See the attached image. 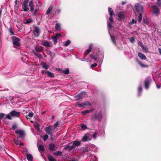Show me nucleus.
<instances>
[{"label":"nucleus","instance_id":"f257e3e1","mask_svg":"<svg viewBox=\"0 0 161 161\" xmlns=\"http://www.w3.org/2000/svg\"><path fill=\"white\" fill-rule=\"evenodd\" d=\"M90 58L94 60H97V62L102 63L104 58V54L98 52V53H93L90 54Z\"/></svg>","mask_w":161,"mask_h":161},{"label":"nucleus","instance_id":"f03ea898","mask_svg":"<svg viewBox=\"0 0 161 161\" xmlns=\"http://www.w3.org/2000/svg\"><path fill=\"white\" fill-rule=\"evenodd\" d=\"M92 117L93 119L98 120L99 122H100L103 118L101 110H97L96 113L92 116Z\"/></svg>","mask_w":161,"mask_h":161},{"label":"nucleus","instance_id":"7ed1b4c3","mask_svg":"<svg viewBox=\"0 0 161 161\" xmlns=\"http://www.w3.org/2000/svg\"><path fill=\"white\" fill-rule=\"evenodd\" d=\"M134 7L137 12L141 13L143 12V7L140 4L136 3Z\"/></svg>","mask_w":161,"mask_h":161},{"label":"nucleus","instance_id":"20e7f679","mask_svg":"<svg viewBox=\"0 0 161 161\" xmlns=\"http://www.w3.org/2000/svg\"><path fill=\"white\" fill-rule=\"evenodd\" d=\"M91 147L92 145L89 144L87 146L82 147V151L83 153L85 154H89V152L91 150Z\"/></svg>","mask_w":161,"mask_h":161},{"label":"nucleus","instance_id":"39448f33","mask_svg":"<svg viewBox=\"0 0 161 161\" xmlns=\"http://www.w3.org/2000/svg\"><path fill=\"white\" fill-rule=\"evenodd\" d=\"M113 15H111L110 16L109 19V21H108L107 22V27L108 32H110V31L112 30V24L113 22Z\"/></svg>","mask_w":161,"mask_h":161},{"label":"nucleus","instance_id":"423d86ee","mask_svg":"<svg viewBox=\"0 0 161 161\" xmlns=\"http://www.w3.org/2000/svg\"><path fill=\"white\" fill-rule=\"evenodd\" d=\"M92 139V137L91 135L89 133H87L83 136L81 141L82 142H85L89 141H90Z\"/></svg>","mask_w":161,"mask_h":161},{"label":"nucleus","instance_id":"0eeeda50","mask_svg":"<svg viewBox=\"0 0 161 161\" xmlns=\"http://www.w3.org/2000/svg\"><path fill=\"white\" fill-rule=\"evenodd\" d=\"M76 104L80 107L85 108L86 107L90 106L92 105L91 103L89 101H86L83 103H77Z\"/></svg>","mask_w":161,"mask_h":161},{"label":"nucleus","instance_id":"6e6552de","mask_svg":"<svg viewBox=\"0 0 161 161\" xmlns=\"http://www.w3.org/2000/svg\"><path fill=\"white\" fill-rule=\"evenodd\" d=\"M151 79L150 77H148L146 78L144 82V86L146 89H148L151 83Z\"/></svg>","mask_w":161,"mask_h":161},{"label":"nucleus","instance_id":"1a4fd4ad","mask_svg":"<svg viewBox=\"0 0 161 161\" xmlns=\"http://www.w3.org/2000/svg\"><path fill=\"white\" fill-rule=\"evenodd\" d=\"M28 3V0H25L23 2V3L22 4V8L25 12H27L29 10Z\"/></svg>","mask_w":161,"mask_h":161},{"label":"nucleus","instance_id":"9d476101","mask_svg":"<svg viewBox=\"0 0 161 161\" xmlns=\"http://www.w3.org/2000/svg\"><path fill=\"white\" fill-rule=\"evenodd\" d=\"M12 39L13 44L14 45L18 47L20 45V44L19 42L20 40L19 38L16 36H13L12 37Z\"/></svg>","mask_w":161,"mask_h":161},{"label":"nucleus","instance_id":"9b49d317","mask_svg":"<svg viewBox=\"0 0 161 161\" xmlns=\"http://www.w3.org/2000/svg\"><path fill=\"white\" fill-rule=\"evenodd\" d=\"M46 132L49 135L51 136H52L53 135V128L50 126H48L46 127L45 129Z\"/></svg>","mask_w":161,"mask_h":161},{"label":"nucleus","instance_id":"f8f14e48","mask_svg":"<svg viewBox=\"0 0 161 161\" xmlns=\"http://www.w3.org/2000/svg\"><path fill=\"white\" fill-rule=\"evenodd\" d=\"M153 13L156 15H158L160 13V10L155 5L152 6Z\"/></svg>","mask_w":161,"mask_h":161},{"label":"nucleus","instance_id":"ddd939ff","mask_svg":"<svg viewBox=\"0 0 161 161\" xmlns=\"http://www.w3.org/2000/svg\"><path fill=\"white\" fill-rule=\"evenodd\" d=\"M86 94V92H82L75 96V98L77 100H80L82 99L84 95Z\"/></svg>","mask_w":161,"mask_h":161},{"label":"nucleus","instance_id":"4468645a","mask_svg":"<svg viewBox=\"0 0 161 161\" xmlns=\"http://www.w3.org/2000/svg\"><path fill=\"white\" fill-rule=\"evenodd\" d=\"M20 113V112H16L15 110H13L11 111L9 113V114L13 117H19Z\"/></svg>","mask_w":161,"mask_h":161},{"label":"nucleus","instance_id":"2eb2a0df","mask_svg":"<svg viewBox=\"0 0 161 161\" xmlns=\"http://www.w3.org/2000/svg\"><path fill=\"white\" fill-rule=\"evenodd\" d=\"M40 30L37 26H35L33 30L34 36L36 37L38 36L40 34Z\"/></svg>","mask_w":161,"mask_h":161},{"label":"nucleus","instance_id":"dca6fc26","mask_svg":"<svg viewBox=\"0 0 161 161\" xmlns=\"http://www.w3.org/2000/svg\"><path fill=\"white\" fill-rule=\"evenodd\" d=\"M15 133L16 134H19L20 137L22 138H23L24 137V130H16L15 131Z\"/></svg>","mask_w":161,"mask_h":161},{"label":"nucleus","instance_id":"f3484780","mask_svg":"<svg viewBox=\"0 0 161 161\" xmlns=\"http://www.w3.org/2000/svg\"><path fill=\"white\" fill-rule=\"evenodd\" d=\"M52 43L49 41L44 40L43 41L42 45L46 47H50L51 46Z\"/></svg>","mask_w":161,"mask_h":161},{"label":"nucleus","instance_id":"a211bd4d","mask_svg":"<svg viewBox=\"0 0 161 161\" xmlns=\"http://www.w3.org/2000/svg\"><path fill=\"white\" fill-rule=\"evenodd\" d=\"M94 110V108L90 110H85L83 111H82L81 112L82 114L83 115H85L86 114H88L90 113H92Z\"/></svg>","mask_w":161,"mask_h":161},{"label":"nucleus","instance_id":"6ab92c4d","mask_svg":"<svg viewBox=\"0 0 161 161\" xmlns=\"http://www.w3.org/2000/svg\"><path fill=\"white\" fill-rule=\"evenodd\" d=\"M74 148V147L72 145H67L64 148V149L65 150H70L73 149Z\"/></svg>","mask_w":161,"mask_h":161},{"label":"nucleus","instance_id":"aec40b11","mask_svg":"<svg viewBox=\"0 0 161 161\" xmlns=\"http://www.w3.org/2000/svg\"><path fill=\"white\" fill-rule=\"evenodd\" d=\"M29 6L30 8V11L32 12L34 10V5L32 1H31L29 3Z\"/></svg>","mask_w":161,"mask_h":161},{"label":"nucleus","instance_id":"412c9836","mask_svg":"<svg viewBox=\"0 0 161 161\" xmlns=\"http://www.w3.org/2000/svg\"><path fill=\"white\" fill-rule=\"evenodd\" d=\"M138 55L139 57L141 59L143 60L146 59V56L140 52H139L138 53Z\"/></svg>","mask_w":161,"mask_h":161},{"label":"nucleus","instance_id":"4be33fe9","mask_svg":"<svg viewBox=\"0 0 161 161\" xmlns=\"http://www.w3.org/2000/svg\"><path fill=\"white\" fill-rule=\"evenodd\" d=\"M142 87L141 86H139L138 87V93L137 95L139 97H140L141 96L142 93Z\"/></svg>","mask_w":161,"mask_h":161},{"label":"nucleus","instance_id":"5701e85b","mask_svg":"<svg viewBox=\"0 0 161 161\" xmlns=\"http://www.w3.org/2000/svg\"><path fill=\"white\" fill-rule=\"evenodd\" d=\"M49 149L52 151H54L56 150L55 146L53 143H51L49 146Z\"/></svg>","mask_w":161,"mask_h":161},{"label":"nucleus","instance_id":"b1692460","mask_svg":"<svg viewBox=\"0 0 161 161\" xmlns=\"http://www.w3.org/2000/svg\"><path fill=\"white\" fill-rule=\"evenodd\" d=\"M90 157L91 159V160H90L91 161H98V158L95 155H91L90 156Z\"/></svg>","mask_w":161,"mask_h":161},{"label":"nucleus","instance_id":"393cba45","mask_svg":"<svg viewBox=\"0 0 161 161\" xmlns=\"http://www.w3.org/2000/svg\"><path fill=\"white\" fill-rule=\"evenodd\" d=\"M109 32V33L112 42H113V43L115 45H116V43L115 38V37L114 36H112L111 34L110 31V32Z\"/></svg>","mask_w":161,"mask_h":161},{"label":"nucleus","instance_id":"a878e982","mask_svg":"<svg viewBox=\"0 0 161 161\" xmlns=\"http://www.w3.org/2000/svg\"><path fill=\"white\" fill-rule=\"evenodd\" d=\"M81 143L80 142L78 141H74L73 144H72L73 147H74V148L76 146H78L80 145Z\"/></svg>","mask_w":161,"mask_h":161},{"label":"nucleus","instance_id":"bb28decb","mask_svg":"<svg viewBox=\"0 0 161 161\" xmlns=\"http://www.w3.org/2000/svg\"><path fill=\"white\" fill-rule=\"evenodd\" d=\"M61 24L60 23H57L55 25V28L56 30L57 31H60L61 30Z\"/></svg>","mask_w":161,"mask_h":161},{"label":"nucleus","instance_id":"cd10ccee","mask_svg":"<svg viewBox=\"0 0 161 161\" xmlns=\"http://www.w3.org/2000/svg\"><path fill=\"white\" fill-rule=\"evenodd\" d=\"M26 158L28 161H32L33 160V156L30 154H28L26 155Z\"/></svg>","mask_w":161,"mask_h":161},{"label":"nucleus","instance_id":"c85d7f7f","mask_svg":"<svg viewBox=\"0 0 161 161\" xmlns=\"http://www.w3.org/2000/svg\"><path fill=\"white\" fill-rule=\"evenodd\" d=\"M61 71L62 73H64L66 75H68L69 73V69L68 68H66V69L61 70Z\"/></svg>","mask_w":161,"mask_h":161},{"label":"nucleus","instance_id":"c756f323","mask_svg":"<svg viewBox=\"0 0 161 161\" xmlns=\"http://www.w3.org/2000/svg\"><path fill=\"white\" fill-rule=\"evenodd\" d=\"M38 147V148L39 151L40 152H43V151H44L45 150V148H44V147L42 145H39Z\"/></svg>","mask_w":161,"mask_h":161},{"label":"nucleus","instance_id":"7c9ffc66","mask_svg":"<svg viewBox=\"0 0 161 161\" xmlns=\"http://www.w3.org/2000/svg\"><path fill=\"white\" fill-rule=\"evenodd\" d=\"M46 73H47V75L48 77H50L51 78H53L54 77V74L51 72L47 70L46 71Z\"/></svg>","mask_w":161,"mask_h":161},{"label":"nucleus","instance_id":"2f4dec72","mask_svg":"<svg viewBox=\"0 0 161 161\" xmlns=\"http://www.w3.org/2000/svg\"><path fill=\"white\" fill-rule=\"evenodd\" d=\"M34 126L36 128L37 130H40V124L38 122H35L34 123Z\"/></svg>","mask_w":161,"mask_h":161},{"label":"nucleus","instance_id":"473e14b6","mask_svg":"<svg viewBox=\"0 0 161 161\" xmlns=\"http://www.w3.org/2000/svg\"><path fill=\"white\" fill-rule=\"evenodd\" d=\"M118 17L120 19H123L124 18V14L123 12H120L118 14Z\"/></svg>","mask_w":161,"mask_h":161},{"label":"nucleus","instance_id":"72a5a7b5","mask_svg":"<svg viewBox=\"0 0 161 161\" xmlns=\"http://www.w3.org/2000/svg\"><path fill=\"white\" fill-rule=\"evenodd\" d=\"M108 11L110 16L111 15H114V12L112 10V8L110 7L108 8Z\"/></svg>","mask_w":161,"mask_h":161},{"label":"nucleus","instance_id":"f704fd0d","mask_svg":"<svg viewBox=\"0 0 161 161\" xmlns=\"http://www.w3.org/2000/svg\"><path fill=\"white\" fill-rule=\"evenodd\" d=\"M53 6H50L48 8L47 10L46 11V14H48L49 13H50L53 9Z\"/></svg>","mask_w":161,"mask_h":161},{"label":"nucleus","instance_id":"c9c22d12","mask_svg":"<svg viewBox=\"0 0 161 161\" xmlns=\"http://www.w3.org/2000/svg\"><path fill=\"white\" fill-rule=\"evenodd\" d=\"M48 158L49 161H56V159L52 155H48Z\"/></svg>","mask_w":161,"mask_h":161},{"label":"nucleus","instance_id":"e433bc0d","mask_svg":"<svg viewBox=\"0 0 161 161\" xmlns=\"http://www.w3.org/2000/svg\"><path fill=\"white\" fill-rule=\"evenodd\" d=\"M42 67L46 69H47L49 67V66L47 65V64L44 62L42 63Z\"/></svg>","mask_w":161,"mask_h":161},{"label":"nucleus","instance_id":"4c0bfd02","mask_svg":"<svg viewBox=\"0 0 161 161\" xmlns=\"http://www.w3.org/2000/svg\"><path fill=\"white\" fill-rule=\"evenodd\" d=\"M53 154L54 155L59 156L62 155V153L60 151H57L54 152Z\"/></svg>","mask_w":161,"mask_h":161},{"label":"nucleus","instance_id":"58836bf2","mask_svg":"<svg viewBox=\"0 0 161 161\" xmlns=\"http://www.w3.org/2000/svg\"><path fill=\"white\" fill-rule=\"evenodd\" d=\"M138 62V64L141 66L142 68H145V67H148V66L147 65H144L142 64L141 62L137 60Z\"/></svg>","mask_w":161,"mask_h":161},{"label":"nucleus","instance_id":"ea45409f","mask_svg":"<svg viewBox=\"0 0 161 161\" xmlns=\"http://www.w3.org/2000/svg\"><path fill=\"white\" fill-rule=\"evenodd\" d=\"M52 38L53 40L54 44H56L57 42V38H56V37L53 36H52Z\"/></svg>","mask_w":161,"mask_h":161},{"label":"nucleus","instance_id":"a19ab883","mask_svg":"<svg viewBox=\"0 0 161 161\" xmlns=\"http://www.w3.org/2000/svg\"><path fill=\"white\" fill-rule=\"evenodd\" d=\"M9 31L10 33V36L15 35L13 31V30L11 27H10L9 28Z\"/></svg>","mask_w":161,"mask_h":161},{"label":"nucleus","instance_id":"79ce46f5","mask_svg":"<svg viewBox=\"0 0 161 161\" xmlns=\"http://www.w3.org/2000/svg\"><path fill=\"white\" fill-rule=\"evenodd\" d=\"M93 47V45L90 44V45L88 48L86 50V52H87V54L89 53L91 51V50Z\"/></svg>","mask_w":161,"mask_h":161},{"label":"nucleus","instance_id":"37998d69","mask_svg":"<svg viewBox=\"0 0 161 161\" xmlns=\"http://www.w3.org/2000/svg\"><path fill=\"white\" fill-rule=\"evenodd\" d=\"M35 48L36 51L37 52H41L42 51V49L41 47L36 46Z\"/></svg>","mask_w":161,"mask_h":161},{"label":"nucleus","instance_id":"c03bdc74","mask_svg":"<svg viewBox=\"0 0 161 161\" xmlns=\"http://www.w3.org/2000/svg\"><path fill=\"white\" fill-rule=\"evenodd\" d=\"M34 54L35 56L37 57V58H39L40 59L42 58V55L39 53L35 52L34 53Z\"/></svg>","mask_w":161,"mask_h":161},{"label":"nucleus","instance_id":"a18cd8bd","mask_svg":"<svg viewBox=\"0 0 161 161\" xmlns=\"http://www.w3.org/2000/svg\"><path fill=\"white\" fill-rule=\"evenodd\" d=\"M98 131H96L94 133L93 135H92V137L94 139H96L97 137V135L99 136V134H98Z\"/></svg>","mask_w":161,"mask_h":161},{"label":"nucleus","instance_id":"49530a36","mask_svg":"<svg viewBox=\"0 0 161 161\" xmlns=\"http://www.w3.org/2000/svg\"><path fill=\"white\" fill-rule=\"evenodd\" d=\"M130 42L131 43H134L135 41V36H133L129 38Z\"/></svg>","mask_w":161,"mask_h":161},{"label":"nucleus","instance_id":"de8ad7c7","mask_svg":"<svg viewBox=\"0 0 161 161\" xmlns=\"http://www.w3.org/2000/svg\"><path fill=\"white\" fill-rule=\"evenodd\" d=\"M142 13H139V15L138 16V22H140L142 19Z\"/></svg>","mask_w":161,"mask_h":161},{"label":"nucleus","instance_id":"09e8293b","mask_svg":"<svg viewBox=\"0 0 161 161\" xmlns=\"http://www.w3.org/2000/svg\"><path fill=\"white\" fill-rule=\"evenodd\" d=\"M71 43V42L69 40H68L66 41V42L64 44V46L66 47L68 46Z\"/></svg>","mask_w":161,"mask_h":161},{"label":"nucleus","instance_id":"8fccbe9b","mask_svg":"<svg viewBox=\"0 0 161 161\" xmlns=\"http://www.w3.org/2000/svg\"><path fill=\"white\" fill-rule=\"evenodd\" d=\"M32 20L31 19H28L26 20L25 22V24H29L32 22Z\"/></svg>","mask_w":161,"mask_h":161},{"label":"nucleus","instance_id":"3c124183","mask_svg":"<svg viewBox=\"0 0 161 161\" xmlns=\"http://www.w3.org/2000/svg\"><path fill=\"white\" fill-rule=\"evenodd\" d=\"M48 135H45L42 137V138L44 141H45L48 139Z\"/></svg>","mask_w":161,"mask_h":161},{"label":"nucleus","instance_id":"603ef678","mask_svg":"<svg viewBox=\"0 0 161 161\" xmlns=\"http://www.w3.org/2000/svg\"><path fill=\"white\" fill-rule=\"evenodd\" d=\"M17 125L16 124H15L13 125L12 127V129L13 130H15V129L17 128Z\"/></svg>","mask_w":161,"mask_h":161},{"label":"nucleus","instance_id":"864d4df0","mask_svg":"<svg viewBox=\"0 0 161 161\" xmlns=\"http://www.w3.org/2000/svg\"><path fill=\"white\" fill-rule=\"evenodd\" d=\"M59 125L60 122L58 121H57L54 125V128H56L58 125Z\"/></svg>","mask_w":161,"mask_h":161},{"label":"nucleus","instance_id":"5fc2aeb1","mask_svg":"<svg viewBox=\"0 0 161 161\" xmlns=\"http://www.w3.org/2000/svg\"><path fill=\"white\" fill-rule=\"evenodd\" d=\"M81 127L83 130H86L87 129V126L85 125H84V124L81 125Z\"/></svg>","mask_w":161,"mask_h":161},{"label":"nucleus","instance_id":"6e6d98bb","mask_svg":"<svg viewBox=\"0 0 161 161\" xmlns=\"http://www.w3.org/2000/svg\"><path fill=\"white\" fill-rule=\"evenodd\" d=\"M5 114L3 113H1L0 114V120L2 119L4 117Z\"/></svg>","mask_w":161,"mask_h":161},{"label":"nucleus","instance_id":"4d7b16f0","mask_svg":"<svg viewBox=\"0 0 161 161\" xmlns=\"http://www.w3.org/2000/svg\"><path fill=\"white\" fill-rule=\"evenodd\" d=\"M10 116L11 115L9 114H8L6 115V118H7L9 119H11L12 118Z\"/></svg>","mask_w":161,"mask_h":161},{"label":"nucleus","instance_id":"13d9d810","mask_svg":"<svg viewBox=\"0 0 161 161\" xmlns=\"http://www.w3.org/2000/svg\"><path fill=\"white\" fill-rule=\"evenodd\" d=\"M55 36L57 38H59L61 36V35L59 33H57L56 34Z\"/></svg>","mask_w":161,"mask_h":161},{"label":"nucleus","instance_id":"bf43d9fd","mask_svg":"<svg viewBox=\"0 0 161 161\" xmlns=\"http://www.w3.org/2000/svg\"><path fill=\"white\" fill-rule=\"evenodd\" d=\"M156 3L157 6L159 7L161 6V1H158Z\"/></svg>","mask_w":161,"mask_h":161},{"label":"nucleus","instance_id":"052dcab7","mask_svg":"<svg viewBox=\"0 0 161 161\" xmlns=\"http://www.w3.org/2000/svg\"><path fill=\"white\" fill-rule=\"evenodd\" d=\"M34 114L32 112L29 113L28 114V116L30 117H32L33 115Z\"/></svg>","mask_w":161,"mask_h":161},{"label":"nucleus","instance_id":"680f3d73","mask_svg":"<svg viewBox=\"0 0 161 161\" xmlns=\"http://www.w3.org/2000/svg\"><path fill=\"white\" fill-rule=\"evenodd\" d=\"M97 64L96 63H94V64H92L91 65V68H93L96 67V66H97Z\"/></svg>","mask_w":161,"mask_h":161},{"label":"nucleus","instance_id":"e2e57ef3","mask_svg":"<svg viewBox=\"0 0 161 161\" xmlns=\"http://www.w3.org/2000/svg\"><path fill=\"white\" fill-rule=\"evenodd\" d=\"M14 142L17 145L19 144V143L20 142H19V141L17 140H14Z\"/></svg>","mask_w":161,"mask_h":161},{"label":"nucleus","instance_id":"0e129e2a","mask_svg":"<svg viewBox=\"0 0 161 161\" xmlns=\"http://www.w3.org/2000/svg\"><path fill=\"white\" fill-rule=\"evenodd\" d=\"M61 11V9L58 8L56 10V12L58 13H60Z\"/></svg>","mask_w":161,"mask_h":161},{"label":"nucleus","instance_id":"69168bd1","mask_svg":"<svg viewBox=\"0 0 161 161\" xmlns=\"http://www.w3.org/2000/svg\"><path fill=\"white\" fill-rule=\"evenodd\" d=\"M0 150L1 151L5 150L3 146H0Z\"/></svg>","mask_w":161,"mask_h":161},{"label":"nucleus","instance_id":"338daca9","mask_svg":"<svg viewBox=\"0 0 161 161\" xmlns=\"http://www.w3.org/2000/svg\"><path fill=\"white\" fill-rule=\"evenodd\" d=\"M138 44L142 48L143 47L144 45L142 42H139Z\"/></svg>","mask_w":161,"mask_h":161},{"label":"nucleus","instance_id":"774afa93","mask_svg":"<svg viewBox=\"0 0 161 161\" xmlns=\"http://www.w3.org/2000/svg\"><path fill=\"white\" fill-rule=\"evenodd\" d=\"M142 48L144 50H145L146 51H147L148 50V48L146 47H145L144 46H143V47H142Z\"/></svg>","mask_w":161,"mask_h":161}]
</instances>
